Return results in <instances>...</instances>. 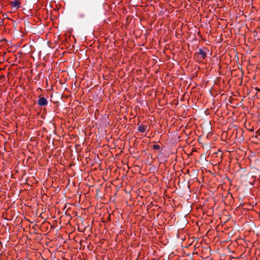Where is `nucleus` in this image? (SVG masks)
<instances>
[{"label":"nucleus","mask_w":260,"mask_h":260,"mask_svg":"<svg viewBox=\"0 0 260 260\" xmlns=\"http://www.w3.org/2000/svg\"><path fill=\"white\" fill-rule=\"evenodd\" d=\"M153 149H154L155 150H157V149H159L160 146L158 145H154L153 146Z\"/></svg>","instance_id":"obj_6"},{"label":"nucleus","mask_w":260,"mask_h":260,"mask_svg":"<svg viewBox=\"0 0 260 260\" xmlns=\"http://www.w3.org/2000/svg\"><path fill=\"white\" fill-rule=\"evenodd\" d=\"M195 54L201 55L200 58L202 59V60L205 58L207 56L206 52L202 49H199L198 52H196Z\"/></svg>","instance_id":"obj_2"},{"label":"nucleus","mask_w":260,"mask_h":260,"mask_svg":"<svg viewBox=\"0 0 260 260\" xmlns=\"http://www.w3.org/2000/svg\"><path fill=\"white\" fill-rule=\"evenodd\" d=\"M11 4L12 7L17 8L20 5V2L19 1H15L14 2H11Z\"/></svg>","instance_id":"obj_4"},{"label":"nucleus","mask_w":260,"mask_h":260,"mask_svg":"<svg viewBox=\"0 0 260 260\" xmlns=\"http://www.w3.org/2000/svg\"><path fill=\"white\" fill-rule=\"evenodd\" d=\"M147 126L141 124L138 127V131L141 133H144L146 130Z\"/></svg>","instance_id":"obj_3"},{"label":"nucleus","mask_w":260,"mask_h":260,"mask_svg":"<svg viewBox=\"0 0 260 260\" xmlns=\"http://www.w3.org/2000/svg\"><path fill=\"white\" fill-rule=\"evenodd\" d=\"M77 17L80 19L84 18L85 17V14L82 12H80L78 13Z\"/></svg>","instance_id":"obj_5"},{"label":"nucleus","mask_w":260,"mask_h":260,"mask_svg":"<svg viewBox=\"0 0 260 260\" xmlns=\"http://www.w3.org/2000/svg\"><path fill=\"white\" fill-rule=\"evenodd\" d=\"M38 104L40 106H45L47 105L48 101L44 97H42L38 100Z\"/></svg>","instance_id":"obj_1"},{"label":"nucleus","mask_w":260,"mask_h":260,"mask_svg":"<svg viewBox=\"0 0 260 260\" xmlns=\"http://www.w3.org/2000/svg\"><path fill=\"white\" fill-rule=\"evenodd\" d=\"M255 89L258 91H260V89H258V88H255Z\"/></svg>","instance_id":"obj_7"}]
</instances>
